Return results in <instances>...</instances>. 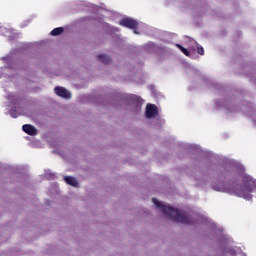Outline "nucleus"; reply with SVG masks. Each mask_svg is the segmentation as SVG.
I'll return each mask as SVG.
<instances>
[{"label": "nucleus", "mask_w": 256, "mask_h": 256, "mask_svg": "<svg viewBox=\"0 0 256 256\" xmlns=\"http://www.w3.org/2000/svg\"><path fill=\"white\" fill-rule=\"evenodd\" d=\"M46 177H48V179H55V174L51 172V170H48L46 172Z\"/></svg>", "instance_id": "19"}, {"label": "nucleus", "mask_w": 256, "mask_h": 256, "mask_svg": "<svg viewBox=\"0 0 256 256\" xmlns=\"http://www.w3.org/2000/svg\"><path fill=\"white\" fill-rule=\"evenodd\" d=\"M1 33L5 37H8L9 41H13V39H17V34L13 32V30H9L7 28H1Z\"/></svg>", "instance_id": "11"}, {"label": "nucleus", "mask_w": 256, "mask_h": 256, "mask_svg": "<svg viewBox=\"0 0 256 256\" xmlns=\"http://www.w3.org/2000/svg\"><path fill=\"white\" fill-rule=\"evenodd\" d=\"M8 101L14 106L13 109L9 110V114L10 116L13 117V119H17L19 115H21V112H19V103H21V98L13 95V94H9L7 96Z\"/></svg>", "instance_id": "4"}, {"label": "nucleus", "mask_w": 256, "mask_h": 256, "mask_svg": "<svg viewBox=\"0 0 256 256\" xmlns=\"http://www.w3.org/2000/svg\"><path fill=\"white\" fill-rule=\"evenodd\" d=\"M120 25L122 27H127L128 29H133L135 35H139L137 32V28L139 27V22L134 20L133 18H124L120 21Z\"/></svg>", "instance_id": "5"}, {"label": "nucleus", "mask_w": 256, "mask_h": 256, "mask_svg": "<svg viewBox=\"0 0 256 256\" xmlns=\"http://www.w3.org/2000/svg\"><path fill=\"white\" fill-rule=\"evenodd\" d=\"M54 92L58 97H62V99H71V92L65 87L57 86L54 88Z\"/></svg>", "instance_id": "9"}, {"label": "nucleus", "mask_w": 256, "mask_h": 256, "mask_svg": "<svg viewBox=\"0 0 256 256\" xmlns=\"http://www.w3.org/2000/svg\"><path fill=\"white\" fill-rule=\"evenodd\" d=\"M144 51L147 53H159L161 47L157 46L153 42H148L143 46Z\"/></svg>", "instance_id": "10"}, {"label": "nucleus", "mask_w": 256, "mask_h": 256, "mask_svg": "<svg viewBox=\"0 0 256 256\" xmlns=\"http://www.w3.org/2000/svg\"><path fill=\"white\" fill-rule=\"evenodd\" d=\"M96 57L99 63H103L104 65H109V63H111V57L107 54H98Z\"/></svg>", "instance_id": "14"}, {"label": "nucleus", "mask_w": 256, "mask_h": 256, "mask_svg": "<svg viewBox=\"0 0 256 256\" xmlns=\"http://www.w3.org/2000/svg\"><path fill=\"white\" fill-rule=\"evenodd\" d=\"M63 31H65V29L63 27H58V28L53 29L50 32V35H52L53 37H57V36L61 35V33H63Z\"/></svg>", "instance_id": "16"}, {"label": "nucleus", "mask_w": 256, "mask_h": 256, "mask_svg": "<svg viewBox=\"0 0 256 256\" xmlns=\"http://www.w3.org/2000/svg\"><path fill=\"white\" fill-rule=\"evenodd\" d=\"M189 45L191 46V49L195 51V49H197V47L199 46V43H197V41H195L194 39L189 38Z\"/></svg>", "instance_id": "18"}, {"label": "nucleus", "mask_w": 256, "mask_h": 256, "mask_svg": "<svg viewBox=\"0 0 256 256\" xmlns=\"http://www.w3.org/2000/svg\"><path fill=\"white\" fill-rule=\"evenodd\" d=\"M196 49H197V53L199 55H205V50L203 49V47L198 46V47H196Z\"/></svg>", "instance_id": "20"}, {"label": "nucleus", "mask_w": 256, "mask_h": 256, "mask_svg": "<svg viewBox=\"0 0 256 256\" xmlns=\"http://www.w3.org/2000/svg\"><path fill=\"white\" fill-rule=\"evenodd\" d=\"M64 181L67 185H71V187H79V180L73 176L64 177Z\"/></svg>", "instance_id": "13"}, {"label": "nucleus", "mask_w": 256, "mask_h": 256, "mask_svg": "<svg viewBox=\"0 0 256 256\" xmlns=\"http://www.w3.org/2000/svg\"><path fill=\"white\" fill-rule=\"evenodd\" d=\"M22 129L24 133H27V135H37V128L31 124H25L22 126Z\"/></svg>", "instance_id": "12"}, {"label": "nucleus", "mask_w": 256, "mask_h": 256, "mask_svg": "<svg viewBox=\"0 0 256 256\" xmlns=\"http://www.w3.org/2000/svg\"><path fill=\"white\" fill-rule=\"evenodd\" d=\"M132 101V107L130 108V111L132 113H139L141 111V98L139 96H131Z\"/></svg>", "instance_id": "8"}, {"label": "nucleus", "mask_w": 256, "mask_h": 256, "mask_svg": "<svg viewBox=\"0 0 256 256\" xmlns=\"http://www.w3.org/2000/svg\"><path fill=\"white\" fill-rule=\"evenodd\" d=\"M238 253H241V249H239V248H231V247L226 248V254L227 255L235 256Z\"/></svg>", "instance_id": "15"}, {"label": "nucleus", "mask_w": 256, "mask_h": 256, "mask_svg": "<svg viewBox=\"0 0 256 256\" xmlns=\"http://www.w3.org/2000/svg\"><path fill=\"white\" fill-rule=\"evenodd\" d=\"M211 187L214 191L228 193V195H235V197L251 201L253 197L251 192L256 189V184L249 175L241 176L234 174L233 171L225 170L219 179L212 183Z\"/></svg>", "instance_id": "1"}, {"label": "nucleus", "mask_w": 256, "mask_h": 256, "mask_svg": "<svg viewBox=\"0 0 256 256\" xmlns=\"http://www.w3.org/2000/svg\"><path fill=\"white\" fill-rule=\"evenodd\" d=\"M218 109H225L227 113H234V111H239V107H233V102L231 100H224L217 103Z\"/></svg>", "instance_id": "6"}, {"label": "nucleus", "mask_w": 256, "mask_h": 256, "mask_svg": "<svg viewBox=\"0 0 256 256\" xmlns=\"http://www.w3.org/2000/svg\"><path fill=\"white\" fill-rule=\"evenodd\" d=\"M242 254V256H247V254H245V253H241Z\"/></svg>", "instance_id": "21"}, {"label": "nucleus", "mask_w": 256, "mask_h": 256, "mask_svg": "<svg viewBox=\"0 0 256 256\" xmlns=\"http://www.w3.org/2000/svg\"><path fill=\"white\" fill-rule=\"evenodd\" d=\"M176 47H178V49H180V51H182V53H184V55H186V57H189L191 55V53L189 52V50H187L185 47H183L180 44H176Z\"/></svg>", "instance_id": "17"}, {"label": "nucleus", "mask_w": 256, "mask_h": 256, "mask_svg": "<svg viewBox=\"0 0 256 256\" xmlns=\"http://www.w3.org/2000/svg\"><path fill=\"white\" fill-rule=\"evenodd\" d=\"M145 115L146 119H153V117H157V115H159V110L155 104H147Z\"/></svg>", "instance_id": "7"}, {"label": "nucleus", "mask_w": 256, "mask_h": 256, "mask_svg": "<svg viewBox=\"0 0 256 256\" xmlns=\"http://www.w3.org/2000/svg\"><path fill=\"white\" fill-rule=\"evenodd\" d=\"M152 202L158 209H160L161 213H163L164 217L167 219H171L176 223H189V214L185 211L175 209L163 202H159L157 198H153Z\"/></svg>", "instance_id": "2"}, {"label": "nucleus", "mask_w": 256, "mask_h": 256, "mask_svg": "<svg viewBox=\"0 0 256 256\" xmlns=\"http://www.w3.org/2000/svg\"><path fill=\"white\" fill-rule=\"evenodd\" d=\"M2 59L6 63V67L1 68L2 71H5L4 75L10 78H13L15 75H17V73H21V75H27V72L21 69L20 66H18L19 71H17V62L13 56H7Z\"/></svg>", "instance_id": "3"}]
</instances>
